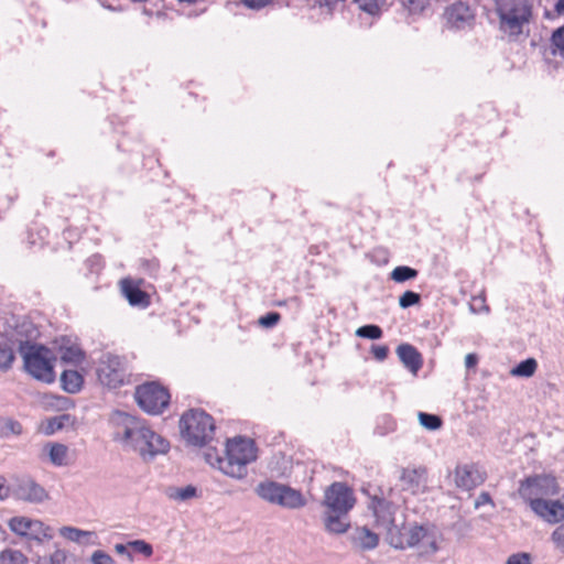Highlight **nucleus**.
Returning a JSON list of instances; mask_svg holds the SVG:
<instances>
[{
    "instance_id": "obj_1",
    "label": "nucleus",
    "mask_w": 564,
    "mask_h": 564,
    "mask_svg": "<svg viewBox=\"0 0 564 564\" xmlns=\"http://www.w3.org/2000/svg\"><path fill=\"white\" fill-rule=\"evenodd\" d=\"M112 440L130 448L144 459L151 460L156 455L165 454L170 443L152 431L144 420L122 411H115L110 416Z\"/></svg>"
},
{
    "instance_id": "obj_2",
    "label": "nucleus",
    "mask_w": 564,
    "mask_h": 564,
    "mask_svg": "<svg viewBox=\"0 0 564 564\" xmlns=\"http://www.w3.org/2000/svg\"><path fill=\"white\" fill-rule=\"evenodd\" d=\"M356 498L352 489L345 482L335 481L324 492V524L329 533H345L349 527L348 513L354 508Z\"/></svg>"
},
{
    "instance_id": "obj_3",
    "label": "nucleus",
    "mask_w": 564,
    "mask_h": 564,
    "mask_svg": "<svg viewBox=\"0 0 564 564\" xmlns=\"http://www.w3.org/2000/svg\"><path fill=\"white\" fill-rule=\"evenodd\" d=\"M499 29L511 37L523 34L533 19L532 0H495Z\"/></svg>"
},
{
    "instance_id": "obj_4",
    "label": "nucleus",
    "mask_w": 564,
    "mask_h": 564,
    "mask_svg": "<svg viewBox=\"0 0 564 564\" xmlns=\"http://www.w3.org/2000/svg\"><path fill=\"white\" fill-rule=\"evenodd\" d=\"M256 458L254 442L238 436L227 441L226 457L218 459L219 469L232 478L241 479L247 475V465Z\"/></svg>"
},
{
    "instance_id": "obj_5",
    "label": "nucleus",
    "mask_w": 564,
    "mask_h": 564,
    "mask_svg": "<svg viewBox=\"0 0 564 564\" xmlns=\"http://www.w3.org/2000/svg\"><path fill=\"white\" fill-rule=\"evenodd\" d=\"M182 436L194 446H205L215 434L214 419L203 410L192 409L180 420Z\"/></svg>"
},
{
    "instance_id": "obj_6",
    "label": "nucleus",
    "mask_w": 564,
    "mask_h": 564,
    "mask_svg": "<svg viewBox=\"0 0 564 564\" xmlns=\"http://www.w3.org/2000/svg\"><path fill=\"white\" fill-rule=\"evenodd\" d=\"M20 352L23 356L26 371L36 380L51 383L55 380L52 364V351L42 345L21 343Z\"/></svg>"
},
{
    "instance_id": "obj_7",
    "label": "nucleus",
    "mask_w": 564,
    "mask_h": 564,
    "mask_svg": "<svg viewBox=\"0 0 564 564\" xmlns=\"http://www.w3.org/2000/svg\"><path fill=\"white\" fill-rule=\"evenodd\" d=\"M138 405L149 414H160L170 404L169 391L156 382L139 386L134 393Z\"/></svg>"
},
{
    "instance_id": "obj_8",
    "label": "nucleus",
    "mask_w": 564,
    "mask_h": 564,
    "mask_svg": "<svg viewBox=\"0 0 564 564\" xmlns=\"http://www.w3.org/2000/svg\"><path fill=\"white\" fill-rule=\"evenodd\" d=\"M518 492L532 510L535 501H542L556 492L555 479L549 476L528 477L520 482Z\"/></svg>"
},
{
    "instance_id": "obj_9",
    "label": "nucleus",
    "mask_w": 564,
    "mask_h": 564,
    "mask_svg": "<svg viewBox=\"0 0 564 564\" xmlns=\"http://www.w3.org/2000/svg\"><path fill=\"white\" fill-rule=\"evenodd\" d=\"M97 377L102 386L117 389L124 384L128 372L120 357L107 354L99 360Z\"/></svg>"
},
{
    "instance_id": "obj_10",
    "label": "nucleus",
    "mask_w": 564,
    "mask_h": 564,
    "mask_svg": "<svg viewBox=\"0 0 564 564\" xmlns=\"http://www.w3.org/2000/svg\"><path fill=\"white\" fill-rule=\"evenodd\" d=\"M368 509L375 517L376 525L378 528L384 529L391 536L393 530L397 529L394 518L395 511L398 509L397 505L386 499L384 497L375 495L370 497Z\"/></svg>"
},
{
    "instance_id": "obj_11",
    "label": "nucleus",
    "mask_w": 564,
    "mask_h": 564,
    "mask_svg": "<svg viewBox=\"0 0 564 564\" xmlns=\"http://www.w3.org/2000/svg\"><path fill=\"white\" fill-rule=\"evenodd\" d=\"M9 527L14 533L37 542L50 536L47 533L48 528L40 520H32L25 517H14L10 520Z\"/></svg>"
},
{
    "instance_id": "obj_12",
    "label": "nucleus",
    "mask_w": 564,
    "mask_h": 564,
    "mask_svg": "<svg viewBox=\"0 0 564 564\" xmlns=\"http://www.w3.org/2000/svg\"><path fill=\"white\" fill-rule=\"evenodd\" d=\"M484 481V474L474 464L458 465L455 469V482L458 488L470 490Z\"/></svg>"
},
{
    "instance_id": "obj_13",
    "label": "nucleus",
    "mask_w": 564,
    "mask_h": 564,
    "mask_svg": "<svg viewBox=\"0 0 564 564\" xmlns=\"http://www.w3.org/2000/svg\"><path fill=\"white\" fill-rule=\"evenodd\" d=\"M401 487L405 491L413 495L423 492L426 488V469L420 468H402L400 475Z\"/></svg>"
},
{
    "instance_id": "obj_14",
    "label": "nucleus",
    "mask_w": 564,
    "mask_h": 564,
    "mask_svg": "<svg viewBox=\"0 0 564 564\" xmlns=\"http://www.w3.org/2000/svg\"><path fill=\"white\" fill-rule=\"evenodd\" d=\"M15 495L19 499L40 503L48 499V494L40 484L32 478H23L15 488Z\"/></svg>"
},
{
    "instance_id": "obj_15",
    "label": "nucleus",
    "mask_w": 564,
    "mask_h": 564,
    "mask_svg": "<svg viewBox=\"0 0 564 564\" xmlns=\"http://www.w3.org/2000/svg\"><path fill=\"white\" fill-rule=\"evenodd\" d=\"M532 511L549 523L564 520V505H561L557 500L535 501Z\"/></svg>"
},
{
    "instance_id": "obj_16",
    "label": "nucleus",
    "mask_w": 564,
    "mask_h": 564,
    "mask_svg": "<svg viewBox=\"0 0 564 564\" xmlns=\"http://www.w3.org/2000/svg\"><path fill=\"white\" fill-rule=\"evenodd\" d=\"M354 547L360 551H372L379 544V535L367 527H357L349 534Z\"/></svg>"
},
{
    "instance_id": "obj_17",
    "label": "nucleus",
    "mask_w": 564,
    "mask_h": 564,
    "mask_svg": "<svg viewBox=\"0 0 564 564\" xmlns=\"http://www.w3.org/2000/svg\"><path fill=\"white\" fill-rule=\"evenodd\" d=\"M397 354L403 366L416 376L423 366L421 352L411 344H401L397 348Z\"/></svg>"
},
{
    "instance_id": "obj_18",
    "label": "nucleus",
    "mask_w": 564,
    "mask_h": 564,
    "mask_svg": "<svg viewBox=\"0 0 564 564\" xmlns=\"http://www.w3.org/2000/svg\"><path fill=\"white\" fill-rule=\"evenodd\" d=\"M272 505H276L285 509H300L306 505V499L300 490L288 485H283L280 492L272 501Z\"/></svg>"
},
{
    "instance_id": "obj_19",
    "label": "nucleus",
    "mask_w": 564,
    "mask_h": 564,
    "mask_svg": "<svg viewBox=\"0 0 564 564\" xmlns=\"http://www.w3.org/2000/svg\"><path fill=\"white\" fill-rule=\"evenodd\" d=\"M58 355L62 362L73 366L82 364L85 357L80 347L78 345L70 344V340L66 338H62V345L58 348Z\"/></svg>"
},
{
    "instance_id": "obj_20",
    "label": "nucleus",
    "mask_w": 564,
    "mask_h": 564,
    "mask_svg": "<svg viewBox=\"0 0 564 564\" xmlns=\"http://www.w3.org/2000/svg\"><path fill=\"white\" fill-rule=\"evenodd\" d=\"M426 527L423 525H414L409 530L408 539L405 544L401 539H394L393 534L390 536V544L395 549H405V547H415L416 545H421L422 539L426 538Z\"/></svg>"
},
{
    "instance_id": "obj_21",
    "label": "nucleus",
    "mask_w": 564,
    "mask_h": 564,
    "mask_svg": "<svg viewBox=\"0 0 564 564\" xmlns=\"http://www.w3.org/2000/svg\"><path fill=\"white\" fill-rule=\"evenodd\" d=\"M121 285L122 292L131 305L142 307L148 306V295L138 285L133 284L130 280H122Z\"/></svg>"
},
{
    "instance_id": "obj_22",
    "label": "nucleus",
    "mask_w": 564,
    "mask_h": 564,
    "mask_svg": "<svg viewBox=\"0 0 564 564\" xmlns=\"http://www.w3.org/2000/svg\"><path fill=\"white\" fill-rule=\"evenodd\" d=\"M446 18L451 24L459 28L462 23H465L473 18V13L469 6L463 2H457L446 10Z\"/></svg>"
},
{
    "instance_id": "obj_23",
    "label": "nucleus",
    "mask_w": 564,
    "mask_h": 564,
    "mask_svg": "<svg viewBox=\"0 0 564 564\" xmlns=\"http://www.w3.org/2000/svg\"><path fill=\"white\" fill-rule=\"evenodd\" d=\"M84 383L83 376L77 370H64L61 375V384L64 391L77 393Z\"/></svg>"
},
{
    "instance_id": "obj_24",
    "label": "nucleus",
    "mask_w": 564,
    "mask_h": 564,
    "mask_svg": "<svg viewBox=\"0 0 564 564\" xmlns=\"http://www.w3.org/2000/svg\"><path fill=\"white\" fill-rule=\"evenodd\" d=\"M164 495L170 500L183 502L197 497V489L193 485H187L185 487L169 486L165 488Z\"/></svg>"
},
{
    "instance_id": "obj_25",
    "label": "nucleus",
    "mask_w": 564,
    "mask_h": 564,
    "mask_svg": "<svg viewBox=\"0 0 564 564\" xmlns=\"http://www.w3.org/2000/svg\"><path fill=\"white\" fill-rule=\"evenodd\" d=\"M50 462L57 467L66 466L68 457V448L61 443H47L45 445Z\"/></svg>"
},
{
    "instance_id": "obj_26",
    "label": "nucleus",
    "mask_w": 564,
    "mask_h": 564,
    "mask_svg": "<svg viewBox=\"0 0 564 564\" xmlns=\"http://www.w3.org/2000/svg\"><path fill=\"white\" fill-rule=\"evenodd\" d=\"M282 486L283 484L273 480H264L257 485L254 491L262 500L272 503Z\"/></svg>"
},
{
    "instance_id": "obj_27",
    "label": "nucleus",
    "mask_w": 564,
    "mask_h": 564,
    "mask_svg": "<svg viewBox=\"0 0 564 564\" xmlns=\"http://www.w3.org/2000/svg\"><path fill=\"white\" fill-rule=\"evenodd\" d=\"M23 427L21 423L11 417H0V437L9 438L10 436L21 435Z\"/></svg>"
},
{
    "instance_id": "obj_28",
    "label": "nucleus",
    "mask_w": 564,
    "mask_h": 564,
    "mask_svg": "<svg viewBox=\"0 0 564 564\" xmlns=\"http://www.w3.org/2000/svg\"><path fill=\"white\" fill-rule=\"evenodd\" d=\"M440 1L441 0H399L402 8L410 14H421Z\"/></svg>"
},
{
    "instance_id": "obj_29",
    "label": "nucleus",
    "mask_w": 564,
    "mask_h": 564,
    "mask_svg": "<svg viewBox=\"0 0 564 564\" xmlns=\"http://www.w3.org/2000/svg\"><path fill=\"white\" fill-rule=\"evenodd\" d=\"M417 275L419 271L408 265L395 267L390 273L391 280H393L397 283H403L405 281L413 280Z\"/></svg>"
},
{
    "instance_id": "obj_30",
    "label": "nucleus",
    "mask_w": 564,
    "mask_h": 564,
    "mask_svg": "<svg viewBox=\"0 0 564 564\" xmlns=\"http://www.w3.org/2000/svg\"><path fill=\"white\" fill-rule=\"evenodd\" d=\"M415 547H417L420 555L434 554L438 550L435 532L427 528L426 538L424 536L421 545H416Z\"/></svg>"
},
{
    "instance_id": "obj_31",
    "label": "nucleus",
    "mask_w": 564,
    "mask_h": 564,
    "mask_svg": "<svg viewBox=\"0 0 564 564\" xmlns=\"http://www.w3.org/2000/svg\"><path fill=\"white\" fill-rule=\"evenodd\" d=\"M536 367V360L534 358H528L519 362L514 368H512L511 375L516 377L529 378L534 375Z\"/></svg>"
},
{
    "instance_id": "obj_32",
    "label": "nucleus",
    "mask_w": 564,
    "mask_h": 564,
    "mask_svg": "<svg viewBox=\"0 0 564 564\" xmlns=\"http://www.w3.org/2000/svg\"><path fill=\"white\" fill-rule=\"evenodd\" d=\"M0 564H29V561L21 551L6 549L0 553Z\"/></svg>"
},
{
    "instance_id": "obj_33",
    "label": "nucleus",
    "mask_w": 564,
    "mask_h": 564,
    "mask_svg": "<svg viewBox=\"0 0 564 564\" xmlns=\"http://www.w3.org/2000/svg\"><path fill=\"white\" fill-rule=\"evenodd\" d=\"M14 358L12 347L6 341L0 343V370L6 371L10 369Z\"/></svg>"
},
{
    "instance_id": "obj_34",
    "label": "nucleus",
    "mask_w": 564,
    "mask_h": 564,
    "mask_svg": "<svg viewBox=\"0 0 564 564\" xmlns=\"http://www.w3.org/2000/svg\"><path fill=\"white\" fill-rule=\"evenodd\" d=\"M383 335L382 329L375 324L360 326L356 330V336L367 339H380Z\"/></svg>"
},
{
    "instance_id": "obj_35",
    "label": "nucleus",
    "mask_w": 564,
    "mask_h": 564,
    "mask_svg": "<svg viewBox=\"0 0 564 564\" xmlns=\"http://www.w3.org/2000/svg\"><path fill=\"white\" fill-rule=\"evenodd\" d=\"M419 421L422 426L430 431L438 430L442 426V419L436 414L420 412Z\"/></svg>"
},
{
    "instance_id": "obj_36",
    "label": "nucleus",
    "mask_w": 564,
    "mask_h": 564,
    "mask_svg": "<svg viewBox=\"0 0 564 564\" xmlns=\"http://www.w3.org/2000/svg\"><path fill=\"white\" fill-rule=\"evenodd\" d=\"M384 1L386 0H354L360 10L370 15L377 14L380 11V8L384 4Z\"/></svg>"
},
{
    "instance_id": "obj_37",
    "label": "nucleus",
    "mask_w": 564,
    "mask_h": 564,
    "mask_svg": "<svg viewBox=\"0 0 564 564\" xmlns=\"http://www.w3.org/2000/svg\"><path fill=\"white\" fill-rule=\"evenodd\" d=\"M59 532L62 536L73 542H79L83 536L91 535V532L84 531L73 527H63L59 530Z\"/></svg>"
},
{
    "instance_id": "obj_38",
    "label": "nucleus",
    "mask_w": 564,
    "mask_h": 564,
    "mask_svg": "<svg viewBox=\"0 0 564 564\" xmlns=\"http://www.w3.org/2000/svg\"><path fill=\"white\" fill-rule=\"evenodd\" d=\"M128 545L130 549H132L135 553H140L145 557H150L153 554V547L150 543H148L144 540H133L129 541Z\"/></svg>"
},
{
    "instance_id": "obj_39",
    "label": "nucleus",
    "mask_w": 564,
    "mask_h": 564,
    "mask_svg": "<svg viewBox=\"0 0 564 564\" xmlns=\"http://www.w3.org/2000/svg\"><path fill=\"white\" fill-rule=\"evenodd\" d=\"M421 302V295L414 291H405L399 297V305L401 308H409L413 305H416Z\"/></svg>"
},
{
    "instance_id": "obj_40",
    "label": "nucleus",
    "mask_w": 564,
    "mask_h": 564,
    "mask_svg": "<svg viewBox=\"0 0 564 564\" xmlns=\"http://www.w3.org/2000/svg\"><path fill=\"white\" fill-rule=\"evenodd\" d=\"M551 541L554 549L564 555V523L557 525L551 534Z\"/></svg>"
},
{
    "instance_id": "obj_41",
    "label": "nucleus",
    "mask_w": 564,
    "mask_h": 564,
    "mask_svg": "<svg viewBox=\"0 0 564 564\" xmlns=\"http://www.w3.org/2000/svg\"><path fill=\"white\" fill-rule=\"evenodd\" d=\"M281 316L278 312H270L260 317L259 324L263 327H273L280 321Z\"/></svg>"
},
{
    "instance_id": "obj_42",
    "label": "nucleus",
    "mask_w": 564,
    "mask_h": 564,
    "mask_svg": "<svg viewBox=\"0 0 564 564\" xmlns=\"http://www.w3.org/2000/svg\"><path fill=\"white\" fill-rule=\"evenodd\" d=\"M370 350L375 359L378 361L386 360L389 354V347L387 345L372 344Z\"/></svg>"
},
{
    "instance_id": "obj_43",
    "label": "nucleus",
    "mask_w": 564,
    "mask_h": 564,
    "mask_svg": "<svg viewBox=\"0 0 564 564\" xmlns=\"http://www.w3.org/2000/svg\"><path fill=\"white\" fill-rule=\"evenodd\" d=\"M551 42L558 51L564 52V25L553 32Z\"/></svg>"
},
{
    "instance_id": "obj_44",
    "label": "nucleus",
    "mask_w": 564,
    "mask_h": 564,
    "mask_svg": "<svg viewBox=\"0 0 564 564\" xmlns=\"http://www.w3.org/2000/svg\"><path fill=\"white\" fill-rule=\"evenodd\" d=\"M506 564H531L529 553H516L508 557Z\"/></svg>"
},
{
    "instance_id": "obj_45",
    "label": "nucleus",
    "mask_w": 564,
    "mask_h": 564,
    "mask_svg": "<svg viewBox=\"0 0 564 564\" xmlns=\"http://www.w3.org/2000/svg\"><path fill=\"white\" fill-rule=\"evenodd\" d=\"M91 563L93 564H112L113 560L110 555L106 554L102 551H96L94 552L91 556Z\"/></svg>"
},
{
    "instance_id": "obj_46",
    "label": "nucleus",
    "mask_w": 564,
    "mask_h": 564,
    "mask_svg": "<svg viewBox=\"0 0 564 564\" xmlns=\"http://www.w3.org/2000/svg\"><path fill=\"white\" fill-rule=\"evenodd\" d=\"M250 9H261L268 6L272 0H241Z\"/></svg>"
},
{
    "instance_id": "obj_47",
    "label": "nucleus",
    "mask_w": 564,
    "mask_h": 564,
    "mask_svg": "<svg viewBox=\"0 0 564 564\" xmlns=\"http://www.w3.org/2000/svg\"><path fill=\"white\" fill-rule=\"evenodd\" d=\"M487 503H492V499H491V496L489 495V492L484 491L477 497V499L475 501V507L479 508L480 506H484Z\"/></svg>"
},
{
    "instance_id": "obj_48",
    "label": "nucleus",
    "mask_w": 564,
    "mask_h": 564,
    "mask_svg": "<svg viewBox=\"0 0 564 564\" xmlns=\"http://www.w3.org/2000/svg\"><path fill=\"white\" fill-rule=\"evenodd\" d=\"M10 488L7 486L4 477L0 476V500H4L9 497Z\"/></svg>"
},
{
    "instance_id": "obj_49",
    "label": "nucleus",
    "mask_w": 564,
    "mask_h": 564,
    "mask_svg": "<svg viewBox=\"0 0 564 564\" xmlns=\"http://www.w3.org/2000/svg\"><path fill=\"white\" fill-rule=\"evenodd\" d=\"M478 362V357L476 354H468L465 357V366L466 368H474Z\"/></svg>"
},
{
    "instance_id": "obj_50",
    "label": "nucleus",
    "mask_w": 564,
    "mask_h": 564,
    "mask_svg": "<svg viewBox=\"0 0 564 564\" xmlns=\"http://www.w3.org/2000/svg\"><path fill=\"white\" fill-rule=\"evenodd\" d=\"M129 547L130 546L128 545V543L127 544L119 543V544L115 545V550L118 554H127L129 557H131V554L128 552Z\"/></svg>"
},
{
    "instance_id": "obj_51",
    "label": "nucleus",
    "mask_w": 564,
    "mask_h": 564,
    "mask_svg": "<svg viewBox=\"0 0 564 564\" xmlns=\"http://www.w3.org/2000/svg\"><path fill=\"white\" fill-rule=\"evenodd\" d=\"M64 558H65V555L62 552L56 551L51 556V564H59Z\"/></svg>"
},
{
    "instance_id": "obj_52",
    "label": "nucleus",
    "mask_w": 564,
    "mask_h": 564,
    "mask_svg": "<svg viewBox=\"0 0 564 564\" xmlns=\"http://www.w3.org/2000/svg\"><path fill=\"white\" fill-rule=\"evenodd\" d=\"M555 10L560 15H564V0H558L556 2Z\"/></svg>"
},
{
    "instance_id": "obj_53",
    "label": "nucleus",
    "mask_w": 564,
    "mask_h": 564,
    "mask_svg": "<svg viewBox=\"0 0 564 564\" xmlns=\"http://www.w3.org/2000/svg\"><path fill=\"white\" fill-rule=\"evenodd\" d=\"M561 505H564V495L557 500Z\"/></svg>"
},
{
    "instance_id": "obj_54",
    "label": "nucleus",
    "mask_w": 564,
    "mask_h": 564,
    "mask_svg": "<svg viewBox=\"0 0 564 564\" xmlns=\"http://www.w3.org/2000/svg\"><path fill=\"white\" fill-rule=\"evenodd\" d=\"M55 425H57V429H61L63 426V424L59 422H55Z\"/></svg>"
},
{
    "instance_id": "obj_55",
    "label": "nucleus",
    "mask_w": 564,
    "mask_h": 564,
    "mask_svg": "<svg viewBox=\"0 0 564 564\" xmlns=\"http://www.w3.org/2000/svg\"><path fill=\"white\" fill-rule=\"evenodd\" d=\"M55 425H57V429H61L63 426V424L59 422H55Z\"/></svg>"
},
{
    "instance_id": "obj_56",
    "label": "nucleus",
    "mask_w": 564,
    "mask_h": 564,
    "mask_svg": "<svg viewBox=\"0 0 564 564\" xmlns=\"http://www.w3.org/2000/svg\"><path fill=\"white\" fill-rule=\"evenodd\" d=\"M479 300L481 303L484 302V299H474V301Z\"/></svg>"
}]
</instances>
